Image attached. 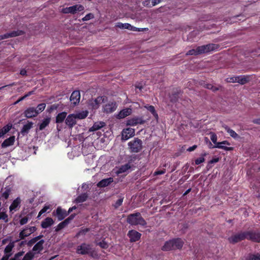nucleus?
I'll use <instances>...</instances> for the list:
<instances>
[{"label":"nucleus","mask_w":260,"mask_h":260,"mask_svg":"<svg viewBox=\"0 0 260 260\" xmlns=\"http://www.w3.org/2000/svg\"><path fill=\"white\" fill-rule=\"evenodd\" d=\"M76 253L81 255L88 254L94 258H99L97 252L92 248L91 245L85 243L77 246Z\"/></svg>","instance_id":"1"},{"label":"nucleus","mask_w":260,"mask_h":260,"mask_svg":"<svg viewBox=\"0 0 260 260\" xmlns=\"http://www.w3.org/2000/svg\"><path fill=\"white\" fill-rule=\"evenodd\" d=\"M127 222L133 225L145 226L147 222L139 212L131 214L127 216Z\"/></svg>","instance_id":"2"},{"label":"nucleus","mask_w":260,"mask_h":260,"mask_svg":"<svg viewBox=\"0 0 260 260\" xmlns=\"http://www.w3.org/2000/svg\"><path fill=\"white\" fill-rule=\"evenodd\" d=\"M128 146L131 152L134 153L139 152L143 148L142 141L141 139L135 138L128 143Z\"/></svg>","instance_id":"3"},{"label":"nucleus","mask_w":260,"mask_h":260,"mask_svg":"<svg viewBox=\"0 0 260 260\" xmlns=\"http://www.w3.org/2000/svg\"><path fill=\"white\" fill-rule=\"evenodd\" d=\"M19 240L15 241H10L4 250V255L3 256L1 260H10V257L12 255V250L15 246V243L18 242Z\"/></svg>","instance_id":"4"},{"label":"nucleus","mask_w":260,"mask_h":260,"mask_svg":"<svg viewBox=\"0 0 260 260\" xmlns=\"http://www.w3.org/2000/svg\"><path fill=\"white\" fill-rule=\"evenodd\" d=\"M198 47V51L200 52V54H202L203 53H208L211 51L217 50L219 48L220 46L218 44H208Z\"/></svg>","instance_id":"5"},{"label":"nucleus","mask_w":260,"mask_h":260,"mask_svg":"<svg viewBox=\"0 0 260 260\" xmlns=\"http://www.w3.org/2000/svg\"><path fill=\"white\" fill-rule=\"evenodd\" d=\"M23 251L18 252L14 254V255L10 258V260H31L35 256V253L32 251L27 252L24 257L21 259V256L24 254Z\"/></svg>","instance_id":"6"},{"label":"nucleus","mask_w":260,"mask_h":260,"mask_svg":"<svg viewBox=\"0 0 260 260\" xmlns=\"http://www.w3.org/2000/svg\"><path fill=\"white\" fill-rule=\"evenodd\" d=\"M245 239H247V231L241 232L233 235L229 238V241L230 243L235 244Z\"/></svg>","instance_id":"7"},{"label":"nucleus","mask_w":260,"mask_h":260,"mask_svg":"<svg viewBox=\"0 0 260 260\" xmlns=\"http://www.w3.org/2000/svg\"><path fill=\"white\" fill-rule=\"evenodd\" d=\"M84 7L81 5H75L69 7H66L62 9V12L64 14H74L77 12H80L84 10Z\"/></svg>","instance_id":"8"},{"label":"nucleus","mask_w":260,"mask_h":260,"mask_svg":"<svg viewBox=\"0 0 260 260\" xmlns=\"http://www.w3.org/2000/svg\"><path fill=\"white\" fill-rule=\"evenodd\" d=\"M25 34L24 31L21 30H13L10 32L6 33L3 35H0V40L13 38L17 36H22Z\"/></svg>","instance_id":"9"},{"label":"nucleus","mask_w":260,"mask_h":260,"mask_svg":"<svg viewBox=\"0 0 260 260\" xmlns=\"http://www.w3.org/2000/svg\"><path fill=\"white\" fill-rule=\"evenodd\" d=\"M36 230L37 229L35 226L25 228L20 232L19 238L21 240L24 239L25 237L29 236L32 233L35 232Z\"/></svg>","instance_id":"10"},{"label":"nucleus","mask_w":260,"mask_h":260,"mask_svg":"<svg viewBox=\"0 0 260 260\" xmlns=\"http://www.w3.org/2000/svg\"><path fill=\"white\" fill-rule=\"evenodd\" d=\"M247 240L260 243V232L253 231H247Z\"/></svg>","instance_id":"11"},{"label":"nucleus","mask_w":260,"mask_h":260,"mask_svg":"<svg viewBox=\"0 0 260 260\" xmlns=\"http://www.w3.org/2000/svg\"><path fill=\"white\" fill-rule=\"evenodd\" d=\"M135 135V129L132 128H127L123 129L121 133V138L122 140H127Z\"/></svg>","instance_id":"12"},{"label":"nucleus","mask_w":260,"mask_h":260,"mask_svg":"<svg viewBox=\"0 0 260 260\" xmlns=\"http://www.w3.org/2000/svg\"><path fill=\"white\" fill-rule=\"evenodd\" d=\"M21 200L19 197L14 200L9 207V211L11 214L18 210L20 207Z\"/></svg>","instance_id":"13"},{"label":"nucleus","mask_w":260,"mask_h":260,"mask_svg":"<svg viewBox=\"0 0 260 260\" xmlns=\"http://www.w3.org/2000/svg\"><path fill=\"white\" fill-rule=\"evenodd\" d=\"M127 236L129 238L130 241L134 242L140 239L141 234L135 230H131L128 232Z\"/></svg>","instance_id":"14"},{"label":"nucleus","mask_w":260,"mask_h":260,"mask_svg":"<svg viewBox=\"0 0 260 260\" xmlns=\"http://www.w3.org/2000/svg\"><path fill=\"white\" fill-rule=\"evenodd\" d=\"M24 115L27 118H31L36 117L38 115V112H36L34 107H29L24 111Z\"/></svg>","instance_id":"15"},{"label":"nucleus","mask_w":260,"mask_h":260,"mask_svg":"<svg viewBox=\"0 0 260 260\" xmlns=\"http://www.w3.org/2000/svg\"><path fill=\"white\" fill-rule=\"evenodd\" d=\"M181 93V90L180 88H174L171 94L170 95V101L172 103L176 102L178 101L179 95Z\"/></svg>","instance_id":"16"},{"label":"nucleus","mask_w":260,"mask_h":260,"mask_svg":"<svg viewBox=\"0 0 260 260\" xmlns=\"http://www.w3.org/2000/svg\"><path fill=\"white\" fill-rule=\"evenodd\" d=\"M80 100V93L79 91H74L70 96V101L74 106L79 103Z\"/></svg>","instance_id":"17"},{"label":"nucleus","mask_w":260,"mask_h":260,"mask_svg":"<svg viewBox=\"0 0 260 260\" xmlns=\"http://www.w3.org/2000/svg\"><path fill=\"white\" fill-rule=\"evenodd\" d=\"M116 103L114 102H110L105 105L104 107V112L107 113H110L116 110Z\"/></svg>","instance_id":"18"},{"label":"nucleus","mask_w":260,"mask_h":260,"mask_svg":"<svg viewBox=\"0 0 260 260\" xmlns=\"http://www.w3.org/2000/svg\"><path fill=\"white\" fill-rule=\"evenodd\" d=\"M77 117L74 114L69 115L65 120L66 124L70 127L72 128L76 123Z\"/></svg>","instance_id":"19"},{"label":"nucleus","mask_w":260,"mask_h":260,"mask_svg":"<svg viewBox=\"0 0 260 260\" xmlns=\"http://www.w3.org/2000/svg\"><path fill=\"white\" fill-rule=\"evenodd\" d=\"M68 215L69 212L62 209L60 207H58L56 210V215L59 221L63 219Z\"/></svg>","instance_id":"20"},{"label":"nucleus","mask_w":260,"mask_h":260,"mask_svg":"<svg viewBox=\"0 0 260 260\" xmlns=\"http://www.w3.org/2000/svg\"><path fill=\"white\" fill-rule=\"evenodd\" d=\"M45 241L44 240H41L37 242L33 247L32 251L35 254L39 253L43 249V244Z\"/></svg>","instance_id":"21"},{"label":"nucleus","mask_w":260,"mask_h":260,"mask_svg":"<svg viewBox=\"0 0 260 260\" xmlns=\"http://www.w3.org/2000/svg\"><path fill=\"white\" fill-rule=\"evenodd\" d=\"M237 82L241 85H244L250 81V75L237 76Z\"/></svg>","instance_id":"22"},{"label":"nucleus","mask_w":260,"mask_h":260,"mask_svg":"<svg viewBox=\"0 0 260 260\" xmlns=\"http://www.w3.org/2000/svg\"><path fill=\"white\" fill-rule=\"evenodd\" d=\"M15 136H13L5 140L1 145L2 147L6 148L13 145L15 142Z\"/></svg>","instance_id":"23"},{"label":"nucleus","mask_w":260,"mask_h":260,"mask_svg":"<svg viewBox=\"0 0 260 260\" xmlns=\"http://www.w3.org/2000/svg\"><path fill=\"white\" fill-rule=\"evenodd\" d=\"M50 121L51 118L47 117L44 118L40 123L38 124V130L41 131L44 129L47 126L49 125Z\"/></svg>","instance_id":"24"},{"label":"nucleus","mask_w":260,"mask_h":260,"mask_svg":"<svg viewBox=\"0 0 260 260\" xmlns=\"http://www.w3.org/2000/svg\"><path fill=\"white\" fill-rule=\"evenodd\" d=\"M33 124L32 122L28 121V123L24 124L21 128L20 131L21 134L23 136L27 134L29 130L32 127Z\"/></svg>","instance_id":"25"},{"label":"nucleus","mask_w":260,"mask_h":260,"mask_svg":"<svg viewBox=\"0 0 260 260\" xmlns=\"http://www.w3.org/2000/svg\"><path fill=\"white\" fill-rule=\"evenodd\" d=\"M145 123L144 120L141 117H136L132 118L128 120L127 124L130 125H136L138 124H143Z\"/></svg>","instance_id":"26"},{"label":"nucleus","mask_w":260,"mask_h":260,"mask_svg":"<svg viewBox=\"0 0 260 260\" xmlns=\"http://www.w3.org/2000/svg\"><path fill=\"white\" fill-rule=\"evenodd\" d=\"M172 241L174 250L181 249L184 244L183 240L180 238L173 239Z\"/></svg>","instance_id":"27"},{"label":"nucleus","mask_w":260,"mask_h":260,"mask_svg":"<svg viewBox=\"0 0 260 260\" xmlns=\"http://www.w3.org/2000/svg\"><path fill=\"white\" fill-rule=\"evenodd\" d=\"M113 181V179L110 177L107 179H104L100 181L98 184L97 186L99 187H105L109 185Z\"/></svg>","instance_id":"28"},{"label":"nucleus","mask_w":260,"mask_h":260,"mask_svg":"<svg viewBox=\"0 0 260 260\" xmlns=\"http://www.w3.org/2000/svg\"><path fill=\"white\" fill-rule=\"evenodd\" d=\"M132 113V109L130 108L124 109L121 110L118 114V118L122 119L129 115Z\"/></svg>","instance_id":"29"},{"label":"nucleus","mask_w":260,"mask_h":260,"mask_svg":"<svg viewBox=\"0 0 260 260\" xmlns=\"http://www.w3.org/2000/svg\"><path fill=\"white\" fill-rule=\"evenodd\" d=\"M54 223V221L51 217H47L41 223V226L43 229H46Z\"/></svg>","instance_id":"30"},{"label":"nucleus","mask_w":260,"mask_h":260,"mask_svg":"<svg viewBox=\"0 0 260 260\" xmlns=\"http://www.w3.org/2000/svg\"><path fill=\"white\" fill-rule=\"evenodd\" d=\"M67 115V113L66 112H62L58 113L56 117V123H62L64 120H66Z\"/></svg>","instance_id":"31"},{"label":"nucleus","mask_w":260,"mask_h":260,"mask_svg":"<svg viewBox=\"0 0 260 260\" xmlns=\"http://www.w3.org/2000/svg\"><path fill=\"white\" fill-rule=\"evenodd\" d=\"M161 250L165 251L174 250L172 240L167 241L161 247Z\"/></svg>","instance_id":"32"},{"label":"nucleus","mask_w":260,"mask_h":260,"mask_svg":"<svg viewBox=\"0 0 260 260\" xmlns=\"http://www.w3.org/2000/svg\"><path fill=\"white\" fill-rule=\"evenodd\" d=\"M88 198V194L86 193H82L78 196L75 200L76 203H81L86 201Z\"/></svg>","instance_id":"33"},{"label":"nucleus","mask_w":260,"mask_h":260,"mask_svg":"<svg viewBox=\"0 0 260 260\" xmlns=\"http://www.w3.org/2000/svg\"><path fill=\"white\" fill-rule=\"evenodd\" d=\"M144 108H146L149 111H150L155 119H157L158 118V114L157 113L155 109V108L153 106L146 105L144 106Z\"/></svg>","instance_id":"34"},{"label":"nucleus","mask_w":260,"mask_h":260,"mask_svg":"<svg viewBox=\"0 0 260 260\" xmlns=\"http://www.w3.org/2000/svg\"><path fill=\"white\" fill-rule=\"evenodd\" d=\"M105 125V123L104 122H95L89 131H96L103 127Z\"/></svg>","instance_id":"35"},{"label":"nucleus","mask_w":260,"mask_h":260,"mask_svg":"<svg viewBox=\"0 0 260 260\" xmlns=\"http://www.w3.org/2000/svg\"><path fill=\"white\" fill-rule=\"evenodd\" d=\"M222 126L232 138L236 139L238 137V135L234 130L231 129L228 125H224Z\"/></svg>","instance_id":"36"},{"label":"nucleus","mask_w":260,"mask_h":260,"mask_svg":"<svg viewBox=\"0 0 260 260\" xmlns=\"http://www.w3.org/2000/svg\"><path fill=\"white\" fill-rule=\"evenodd\" d=\"M209 155V153L203 152L199 158L196 159L195 162H204L206 160V157H210Z\"/></svg>","instance_id":"37"},{"label":"nucleus","mask_w":260,"mask_h":260,"mask_svg":"<svg viewBox=\"0 0 260 260\" xmlns=\"http://www.w3.org/2000/svg\"><path fill=\"white\" fill-rule=\"evenodd\" d=\"M115 26L121 29H127L129 30V28L131 27V24L128 23H122L121 22H117Z\"/></svg>","instance_id":"38"},{"label":"nucleus","mask_w":260,"mask_h":260,"mask_svg":"<svg viewBox=\"0 0 260 260\" xmlns=\"http://www.w3.org/2000/svg\"><path fill=\"white\" fill-rule=\"evenodd\" d=\"M11 189L9 186L5 188V191L3 192L1 198H4L5 200H7L11 193Z\"/></svg>","instance_id":"39"},{"label":"nucleus","mask_w":260,"mask_h":260,"mask_svg":"<svg viewBox=\"0 0 260 260\" xmlns=\"http://www.w3.org/2000/svg\"><path fill=\"white\" fill-rule=\"evenodd\" d=\"M131 168V166L129 164H125L124 165L122 166L119 170L116 172L118 174L126 172L127 170Z\"/></svg>","instance_id":"40"},{"label":"nucleus","mask_w":260,"mask_h":260,"mask_svg":"<svg viewBox=\"0 0 260 260\" xmlns=\"http://www.w3.org/2000/svg\"><path fill=\"white\" fill-rule=\"evenodd\" d=\"M199 50V47H197L196 49H192L191 50H189L188 51H187L186 53V55H200V52L198 51Z\"/></svg>","instance_id":"41"},{"label":"nucleus","mask_w":260,"mask_h":260,"mask_svg":"<svg viewBox=\"0 0 260 260\" xmlns=\"http://www.w3.org/2000/svg\"><path fill=\"white\" fill-rule=\"evenodd\" d=\"M103 100L102 96H99L95 99L93 103V108L95 109L99 108V105L103 101Z\"/></svg>","instance_id":"42"},{"label":"nucleus","mask_w":260,"mask_h":260,"mask_svg":"<svg viewBox=\"0 0 260 260\" xmlns=\"http://www.w3.org/2000/svg\"><path fill=\"white\" fill-rule=\"evenodd\" d=\"M0 220H2L4 222L7 223L9 222L8 215L6 212H0Z\"/></svg>","instance_id":"43"},{"label":"nucleus","mask_w":260,"mask_h":260,"mask_svg":"<svg viewBox=\"0 0 260 260\" xmlns=\"http://www.w3.org/2000/svg\"><path fill=\"white\" fill-rule=\"evenodd\" d=\"M46 107L45 103H41L39 104L36 109V112H38V114L43 111Z\"/></svg>","instance_id":"44"},{"label":"nucleus","mask_w":260,"mask_h":260,"mask_svg":"<svg viewBox=\"0 0 260 260\" xmlns=\"http://www.w3.org/2000/svg\"><path fill=\"white\" fill-rule=\"evenodd\" d=\"M12 126L11 124H7V125L4 126L0 130L1 131H2L3 133H4V135H5L10 131V129L12 128Z\"/></svg>","instance_id":"45"},{"label":"nucleus","mask_w":260,"mask_h":260,"mask_svg":"<svg viewBox=\"0 0 260 260\" xmlns=\"http://www.w3.org/2000/svg\"><path fill=\"white\" fill-rule=\"evenodd\" d=\"M216 147L220 148V149H224V150H227V151H231L234 149V148L232 147H226L222 144L219 145L218 143L217 144V145H216Z\"/></svg>","instance_id":"46"},{"label":"nucleus","mask_w":260,"mask_h":260,"mask_svg":"<svg viewBox=\"0 0 260 260\" xmlns=\"http://www.w3.org/2000/svg\"><path fill=\"white\" fill-rule=\"evenodd\" d=\"M123 199L124 198L122 197H120L119 198V199L115 202V204L114 205L115 208L117 209L122 205Z\"/></svg>","instance_id":"47"},{"label":"nucleus","mask_w":260,"mask_h":260,"mask_svg":"<svg viewBox=\"0 0 260 260\" xmlns=\"http://www.w3.org/2000/svg\"><path fill=\"white\" fill-rule=\"evenodd\" d=\"M97 245L100 246L102 248L107 249L109 247V244L104 240H103L97 243Z\"/></svg>","instance_id":"48"},{"label":"nucleus","mask_w":260,"mask_h":260,"mask_svg":"<svg viewBox=\"0 0 260 260\" xmlns=\"http://www.w3.org/2000/svg\"><path fill=\"white\" fill-rule=\"evenodd\" d=\"M94 18V15L92 13H88L86 14L84 17L82 18L83 21L89 20Z\"/></svg>","instance_id":"49"},{"label":"nucleus","mask_w":260,"mask_h":260,"mask_svg":"<svg viewBox=\"0 0 260 260\" xmlns=\"http://www.w3.org/2000/svg\"><path fill=\"white\" fill-rule=\"evenodd\" d=\"M210 139L212 141V142L216 145H217V144H218L219 142H217V137L215 134L214 133H211Z\"/></svg>","instance_id":"50"},{"label":"nucleus","mask_w":260,"mask_h":260,"mask_svg":"<svg viewBox=\"0 0 260 260\" xmlns=\"http://www.w3.org/2000/svg\"><path fill=\"white\" fill-rule=\"evenodd\" d=\"M87 114H88V113L87 112H83L79 113L77 114V115H76V116L77 118H78L79 119H84L87 117Z\"/></svg>","instance_id":"51"},{"label":"nucleus","mask_w":260,"mask_h":260,"mask_svg":"<svg viewBox=\"0 0 260 260\" xmlns=\"http://www.w3.org/2000/svg\"><path fill=\"white\" fill-rule=\"evenodd\" d=\"M49 209V206H45L39 212V214H38V218H39L42 214H44V213H45L47 210L48 209Z\"/></svg>","instance_id":"52"},{"label":"nucleus","mask_w":260,"mask_h":260,"mask_svg":"<svg viewBox=\"0 0 260 260\" xmlns=\"http://www.w3.org/2000/svg\"><path fill=\"white\" fill-rule=\"evenodd\" d=\"M67 225L65 224L63 221L59 223L55 229V231L58 232L61 229H63Z\"/></svg>","instance_id":"53"},{"label":"nucleus","mask_w":260,"mask_h":260,"mask_svg":"<svg viewBox=\"0 0 260 260\" xmlns=\"http://www.w3.org/2000/svg\"><path fill=\"white\" fill-rule=\"evenodd\" d=\"M226 82L230 83H236L237 82V76L229 77L226 79Z\"/></svg>","instance_id":"54"},{"label":"nucleus","mask_w":260,"mask_h":260,"mask_svg":"<svg viewBox=\"0 0 260 260\" xmlns=\"http://www.w3.org/2000/svg\"><path fill=\"white\" fill-rule=\"evenodd\" d=\"M249 260H260V254H252L250 255Z\"/></svg>","instance_id":"55"},{"label":"nucleus","mask_w":260,"mask_h":260,"mask_svg":"<svg viewBox=\"0 0 260 260\" xmlns=\"http://www.w3.org/2000/svg\"><path fill=\"white\" fill-rule=\"evenodd\" d=\"M165 0H152L151 4L149 6V7H152L155 6V5L159 4L161 2L164 1Z\"/></svg>","instance_id":"56"},{"label":"nucleus","mask_w":260,"mask_h":260,"mask_svg":"<svg viewBox=\"0 0 260 260\" xmlns=\"http://www.w3.org/2000/svg\"><path fill=\"white\" fill-rule=\"evenodd\" d=\"M28 220V218L27 217H24L20 219V224L22 225L26 224Z\"/></svg>","instance_id":"57"},{"label":"nucleus","mask_w":260,"mask_h":260,"mask_svg":"<svg viewBox=\"0 0 260 260\" xmlns=\"http://www.w3.org/2000/svg\"><path fill=\"white\" fill-rule=\"evenodd\" d=\"M166 172V169H163L162 170H157L154 173V175H161L164 174Z\"/></svg>","instance_id":"58"},{"label":"nucleus","mask_w":260,"mask_h":260,"mask_svg":"<svg viewBox=\"0 0 260 260\" xmlns=\"http://www.w3.org/2000/svg\"><path fill=\"white\" fill-rule=\"evenodd\" d=\"M36 241L35 240L34 238L31 239L29 241H28L27 243V245L28 246L31 247L32 246L33 244H34L35 243H36Z\"/></svg>","instance_id":"59"},{"label":"nucleus","mask_w":260,"mask_h":260,"mask_svg":"<svg viewBox=\"0 0 260 260\" xmlns=\"http://www.w3.org/2000/svg\"><path fill=\"white\" fill-rule=\"evenodd\" d=\"M35 91V90H31L30 91H29L28 92H27L25 94H24L23 96L25 98V99H26L28 96H30L31 95L33 94H34Z\"/></svg>","instance_id":"60"},{"label":"nucleus","mask_w":260,"mask_h":260,"mask_svg":"<svg viewBox=\"0 0 260 260\" xmlns=\"http://www.w3.org/2000/svg\"><path fill=\"white\" fill-rule=\"evenodd\" d=\"M197 148V145H194L191 147H189L187 149V151L191 152L193 150H194Z\"/></svg>","instance_id":"61"},{"label":"nucleus","mask_w":260,"mask_h":260,"mask_svg":"<svg viewBox=\"0 0 260 260\" xmlns=\"http://www.w3.org/2000/svg\"><path fill=\"white\" fill-rule=\"evenodd\" d=\"M20 74L22 76H26L27 75V71L25 69H23L20 70Z\"/></svg>","instance_id":"62"},{"label":"nucleus","mask_w":260,"mask_h":260,"mask_svg":"<svg viewBox=\"0 0 260 260\" xmlns=\"http://www.w3.org/2000/svg\"><path fill=\"white\" fill-rule=\"evenodd\" d=\"M221 87V86H219L218 87H215L212 85V88L210 90H212L214 92H215V91L219 90Z\"/></svg>","instance_id":"63"},{"label":"nucleus","mask_w":260,"mask_h":260,"mask_svg":"<svg viewBox=\"0 0 260 260\" xmlns=\"http://www.w3.org/2000/svg\"><path fill=\"white\" fill-rule=\"evenodd\" d=\"M252 122L255 124H260V118L253 119Z\"/></svg>","instance_id":"64"}]
</instances>
